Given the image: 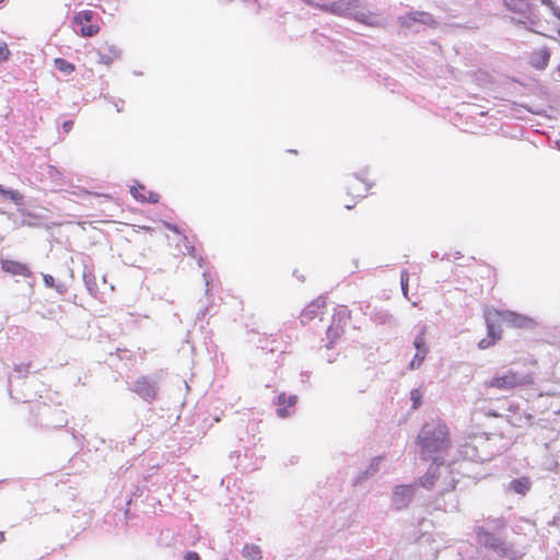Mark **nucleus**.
I'll list each match as a JSON object with an SVG mask.
<instances>
[{"label": "nucleus", "mask_w": 560, "mask_h": 560, "mask_svg": "<svg viewBox=\"0 0 560 560\" xmlns=\"http://www.w3.org/2000/svg\"><path fill=\"white\" fill-rule=\"evenodd\" d=\"M421 456L446 452L451 447L450 429L440 418L427 422L417 436Z\"/></svg>", "instance_id": "1"}, {"label": "nucleus", "mask_w": 560, "mask_h": 560, "mask_svg": "<svg viewBox=\"0 0 560 560\" xmlns=\"http://www.w3.org/2000/svg\"><path fill=\"white\" fill-rule=\"evenodd\" d=\"M532 383L533 378L530 375L521 376L515 371L508 370L502 373H497L491 380L486 382V387L495 388L498 390H513Z\"/></svg>", "instance_id": "2"}, {"label": "nucleus", "mask_w": 560, "mask_h": 560, "mask_svg": "<svg viewBox=\"0 0 560 560\" xmlns=\"http://www.w3.org/2000/svg\"><path fill=\"white\" fill-rule=\"evenodd\" d=\"M351 319V312L347 306L339 305L335 308L332 320L327 329V338L330 343L336 342L345 332V328Z\"/></svg>", "instance_id": "3"}, {"label": "nucleus", "mask_w": 560, "mask_h": 560, "mask_svg": "<svg viewBox=\"0 0 560 560\" xmlns=\"http://www.w3.org/2000/svg\"><path fill=\"white\" fill-rule=\"evenodd\" d=\"M93 18L94 12L91 10H83L74 15L73 22L80 26L81 36L93 37L100 33V26L91 23Z\"/></svg>", "instance_id": "4"}, {"label": "nucleus", "mask_w": 560, "mask_h": 560, "mask_svg": "<svg viewBox=\"0 0 560 560\" xmlns=\"http://www.w3.org/2000/svg\"><path fill=\"white\" fill-rule=\"evenodd\" d=\"M399 24L402 27L410 28L416 23L423 24L430 27H435L438 25L433 15L425 11H412L409 12L398 19Z\"/></svg>", "instance_id": "5"}, {"label": "nucleus", "mask_w": 560, "mask_h": 560, "mask_svg": "<svg viewBox=\"0 0 560 560\" xmlns=\"http://www.w3.org/2000/svg\"><path fill=\"white\" fill-rule=\"evenodd\" d=\"M425 334L427 328L425 326H422L415 338L413 346L417 349V352L409 363V368L411 370L419 369L422 365L427 354L429 353V348L427 347L425 341Z\"/></svg>", "instance_id": "6"}, {"label": "nucleus", "mask_w": 560, "mask_h": 560, "mask_svg": "<svg viewBox=\"0 0 560 560\" xmlns=\"http://www.w3.org/2000/svg\"><path fill=\"white\" fill-rule=\"evenodd\" d=\"M478 539L481 545L486 548L492 549L493 551L505 556L508 555L509 547L506 542L500 537L494 536L492 533L485 530L482 528L477 532Z\"/></svg>", "instance_id": "7"}, {"label": "nucleus", "mask_w": 560, "mask_h": 560, "mask_svg": "<svg viewBox=\"0 0 560 560\" xmlns=\"http://www.w3.org/2000/svg\"><path fill=\"white\" fill-rule=\"evenodd\" d=\"M370 187L371 183L368 179L361 178L357 175L349 176L346 180L347 195L353 199H361L365 197Z\"/></svg>", "instance_id": "8"}, {"label": "nucleus", "mask_w": 560, "mask_h": 560, "mask_svg": "<svg viewBox=\"0 0 560 560\" xmlns=\"http://www.w3.org/2000/svg\"><path fill=\"white\" fill-rule=\"evenodd\" d=\"M327 303L326 299L319 296L316 300L312 301L308 305H306L301 312L300 319L303 325L308 324L315 318H322Z\"/></svg>", "instance_id": "9"}, {"label": "nucleus", "mask_w": 560, "mask_h": 560, "mask_svg": "<svg viewBox=\"0 0 560 560\" xmlns=\"http://www.w3.org/2000/svg\"><path fill=\"white\" fill-rule=\"evenodd\" d=\"M133 392L148 402H152L156 398V387L154 383L145 376H141L135 382Z\"/></svg>", "instance_id": "10"}, {"label": "nucleus", "mask_w": 560, "mask_h": 560, "mask_svg": "<svg viewBox=\"0 0 560 560\" xmlns=\"http://www.w3.org/2000/svg\"><path fill=\"white\" fill-rule=\"evenodd\" d=\"M502 322L512 328H528L532 327L534 320L525 315L517 314L511 311H504L499 313Z\"/></svg>", "instance_id": "11"}, {"label": "nucleus", "mask_w": 560, "mask_h": 560, "mask_svg": "<svg viewBox=\"0 0 560 560\" xmlns=\"http://www.w3.org/2000/svg\"><path fill=\"white\" fill-rule=\"evenodd\" d=\"M98 62L109 66L120 56L119 49L108 42L102 43L97 48Z\"/></svg>", "instance_id": "12"}, {"label": "nucleus", "mask_w": 560, "mask_h": 560, "mask_svg": "<svg viewBox=\"0 0 560 560\" xmlns=\"http://www.w3.org/2000/svg\"><path fill=\"white\" fill-rule=\"evenodd\" d=\"M1 268L4 272L12 276L30 278L33 275L32 270L26 264L16 260L3 259L1 260Z\"/></svg>", "instance_id": "13"}, {"label": "nucleus", "mask_w": 560, "mask_h": 560, "mask_svg": "<svg viewBox=\"0 0 560 560\" xmlns=\"http://www.w3.org/2000/svg\"><path fill=\"white\" fill-rule=\"evenodd\" d=\"M359 8V0H337L330 3V14L338 16L352 15L353 10Z\"/></svg>", "instance_id": "14"}, {"label": "nucleus", "mask_w": 560, "mask_h": 560, "mask_svg": "<svg viewBox=\"0 0 560 560\" xmlns=\"http://www.w3.org/2000/svg\"><path fill=\"white\" fill-rule=\"evenodd\" d=\"M130 194L140 202L158 203L160 195L155 191L148 190L145 186L136 184L130 187Z\"/></svg>", "instance_id": "15"}, {"label": "nucleus", "mask_w": 560, "mask_h": 560, "mask_svg": "<svg viewBox=\"0 0 560 560\" xmlns=\"http://www.w3.org/2000/svg\"><path fill=\"white\" fill-rule=\"evenodd\" d=\"M550 60V51L544 47L533 52L530 63L536 69H545Z\"/></svg>", "instance_id": "16"}, {"label": "nucleus", "mask_w": 560, "mask_h": 560, "mask_svg": "<svg viewBox=\"0 0 560 560\" xmlns=\"http://www.w3.org/2000/svg\"><path fill=\"white\" fill-rule=\"evenodd\" d=\"M487 329H488L487 337L481 339L478 342V347L480 349H487V348L493 346L498 340L501 339V332L495 330L493 324L487 322Z\"/></svg>", "instance_id": "17"}, {"label": "nucleus", "mask_w": 560, "mask_h": 560, "mask_svg": "<svg viewBox=\"0 0 560 560\" xmlns=\"http://www.w3.org/2000/svg\"><path fill=\"white\" fill-rule=\"evenodd\" d=\"M296 401H298V398L294 395H290V396H287L285 394L279 395V397H278L279 408L277 409L279 417H281V418L288 417L289 411L287 410L285 407L287 406L293 407V406H295Z\"/></svg>", "instance_id": "18"}, {"label": "nucleus", "mask_w": 560, "mask_h": 560, "mask_svg": "<svg viewBox=\"0 0 560 560\" xmlns=\"http://www.w3.org/2000/svg\"><path fill=\"white\" fill-rule=\"evenodd\" d=\"M351 16L354 20L359 21L360 23L369 25V26H377L378 25L377 16L370 11H360L358 9H354Z\"/></svg>", "instance_id": "19"}, {"label": "nucleus", "mask_w": 560, "mask_h": 560, "mask_svg": "<svg viewBox=\"0 0 560 560\" xmlns=\"http://www.w3.org/2000/svg\"><path fill=\"white\" fill-rule=\"evenodd\" d=\"M394 495L397 500L402 501V500L407 499L409 501L413 495V487L410 485L397 486L395 488Z\"/></svg>", "instance_id": "20"}, {"label": "nucleus", "mask_w": 560, "mask_h": 560, "mask_svg": "<svg viewBox=\"0 0 560 560\" xmlns=\"http://www.w3.org/2000/svg\"><path fill=\"white\" fill-rule=\"evenodd\" d=\"M0 196L9 198L15 205H22L24 201V196L19 190L4 189L1 185H0Z\"/></svg>", "instance_id": "21"}, {"label": "nucleus", "mask_w": 560, "mask_h": 560, "mask_svg": "<svg viewBox=\"0 0 560 560\" xmlns=\"http://www.w3.org/2000/svg\"><path fill=\"white\" fill-rule=\"evenodd\" d=\"M243 557L247 560H259L261 558L260 548L256 545H246L243 548Z\"/></svg>", "instance_id": "22"}, {"label": "nucleus", "mask_w": 560, "mask_h": 560, "mask_svg": "<svg viewBox=\"0 0 560 560\" xmlns=\"http://www.w3.org/2000/svg\"><path fill=\"white\" fill-rule=\"evenodd\" d=\"M54 63L55 67L63 73H72L75 70L74 65L63 58H56Z\"/></svg>", "instance_id": "23"}, {"label": "nucleus", "mask_w": 560, "mask_h": 560, "mask_svg": "<svg viewBox=\"0 0 560 560\" xmlns=\"http://www.w3.org/2000/svg\"><path fill=\"white\" fill-rule=\"evenodd\" d=\"M513 490L517 493L524 494L529 489V481L527 479H516L511 483Z\"/></svg>", "instance_id": "24"}, {"label": "nucleus", "mask_w": 560, "mask_h": 560, "mask_svg": "<svg viewBox=\"0 0 560 560\" xmlns=\"http://www.w3.org/2000/svg\"><path fill=\"white\" fill-rule=\"evenodd\" d=\"M423 394L420 389H412L410 392V399L412 401V409H418L422 404Z\"/></svg>", "instance_id": "25"}, {"label": "nucleus", "mask_w": 560, "mask_h": 560, "mask_svg": "<svg viewBox=\"0 0 560 560\" xmlns=\"http://www.w3.org/2000/svg\"><path fill=\"white\" fill-rule=\"evenodd\" d=\"M400 284L404 295L408 299L409 272L407 270H402L400 273Z\"/></svg>", "instance_id": "26"}, {"label": "nucleus", "mask_w": 560, "mask_h": 560, "mask_svg": "<svg viewBox=\"0 0 560 560\" xmlns=\"http://www.w3.org/2000/svg\"><path fill=\"white\" fill-rule=\"evenodd\" d=\"M306 3L313 8H316L323 12L330 13V4L327 3H319L315 0H306Z\"/></svg>", "instance_id": "27"}, {"label": "nucleus", "mask_w": 560, "mask_h": 560, "mask_svg": "<svg viewBox=\"0 0 560 560\" xmlns=\"http://www.w3.org/2000/svg\"><path fill=\"white\" fill-rule=\"evenodd\" d=\"M11 56V51L5 43H0V63L7 61Z\"/></svg>", "instance_id": "28"}, {"label": "nucleus", "mask_w": 560, "mask_h": 560, "mask_svg": "<svg viewBox=\"0 0 560 560\" xmlns=\"http://www.w3.org/2000/svg\"><path fill=\"white\" fill-rule=\"evenodd\" d=\"M434 483V478L433 476H423L420 478V485L422 487H425V488H429L431 487L432 485Z\"/></svg>", "instance_id": "29"}, {"label": "nucleus", "mask_w": 560, "mask_h": 560, "mask_svg": "<svg viewBox=\"0 0 560 560\" xmlns=\"http://www.w3.org/2000/svg\"><path fill=\"white\" fill-rule=\"evenodd\" d=\"M185 560H200V557L197 552L195 551H188L186 552L185 557H184Z\"/></svg>", "instance_id": "30"}, {"label": "nucleus", "mask_w": 560, "mask_h": 560, "mask_svg": "<svg viewBox=\"0 0 560 560\" xmlns=\"http://www.w3.org/2000/svg\"><path fill=\"white\" fill-rule=\"evenodd\" d=\"M30 368H31V364H30V363H27V364H22V365H20V366H16V368H15V371L21 372V373H22V372H23V373H28Z\"/></svg>", "instance_id": "31"}, {"label": "nucleus", "mask_w": 560, "mask_h": 560, "mask_svg": "<svg viewBox=\"0 0 560 560\" xmlns=\"http://www.w3.org/2000/svg\"><path fill=\"white\" fill-rule=\"evenodd\" d=\"M73 127V121L72 120H67L62 124V129L66 131V132H70L71 129Z\"/></svg>", "instance_id": "32"}, {"label": "nucleus", "mask_w": 560, "mask_h": 560, "mask_svg": "<svg viewBox=\"0 0 560 560\" xmlns=\"http://www.w3.org/2000/svg\"><path fill=\"white\" fill-rule=\"evenodd\" d=\"M163 224H164V226H165L167 230H170V231H172V232H174V233H179V230H178V228H177L176 225H173V224L167 223V222H164Z\"/></svg>", "instance_id": "33"}, {"label": "nucleus", "mask_w": 560, "mask_h": 560, "mask_svg": "<svg viewBox=\"0 0 560 560\" xmlns=\"http://www.w3.org/2000/svg\"><path fill=\"white\" fill-rule=\"evenodd\" d=\"M44 281L48 287L54 285V278L49 275L44 276Z\"/></svg>", "instance_id": "34"}, {"label": "nucleus", "mask_w": 560, "mask_h": 560, "mask_svg": "<svg viewBox=\"0 0 560 560\" xmlns=\"http://www.w3.org/2000/svg\"><path fill=\"white\" fill-rule=\"evenodd\" d=\"M4 541V534L2 532H0V544H2Z\"/></svg>", "instance_id": "35"}, {"label": "nucleus", "mask_w": 560, "mask_h": 560, "mask_svg": "<svg viewBox=\"0 0 560 560\" xmlns=\"http://www.w3.org/2000/svg\"><path fill=\"white\" fill-rule=\"evenodd\" d=\"M103 223H109V222H113L112 220H104L102 221Z\"/></svg>", "instance_id": "36"}, {"label": "nucleus", "mask_w": 560, "mask_h": 560, "mask_svg": "<svg viewBox=\"0 0 560 560\" xmlns=\"http://www.w3.org/2000/svg\"><path fill=\"white\" fill-rule=\"evenodd\" d=\"M346 207H347L348 209H351V208L353 207V205H346Z\"/></svg>", "instance_id": "37"}, {"label": "nucleus", "mask_w": 560, "mask_h": 560, "mask_svg": "<svg viewBox=\"0 0 560 560\" xmlns=\"http://www.w3.org/2000/svg\"><path fill=\"white\" fill-rule=\"evenodd\" d=\"M4 0H0V3H2Z\"/></svg>", "instance_id": "38"}]
</instances>
